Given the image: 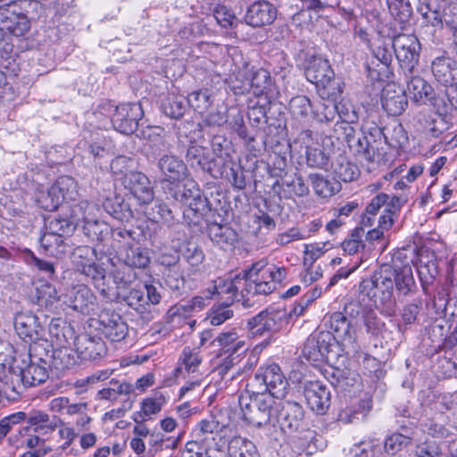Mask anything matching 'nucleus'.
<instances>
[{
    "label": "nucleus",
    "instance_id": "f257e3e1",
    "mask_svg": "<svg viewBox=\"0 0 457 457\" xmlns=\"http://www.w3.org/2000/svg\"><path fill=\"white\" fill-rule=\"evenodd\" d=\"M287 270L275 264L269 265L266 260H260L249 269L232 278V287L236 301L247 295H269L277 289L287 278Z\"/></svg>",
    "mask_w": 457,
    "mask_h": 457
},
{
    "label": "nucleus",
    "instance_id": "f03ea898",
    "mask_svg": "<svg viewBox=\"0 0 457 457\" xmlns=\"http://www.w3.org/2000/svg\"><path fill=\"white\" fill-rule=\"evenodd\" d=\"M48 368V361L37 354L36 347L29 348L27 360L22 359L19 362L14 359L10 368L11 378L5 375L4 378H0L4 393L14 399L22 394L23 388L45 383L49 378Z\"/></svg>",
    "mask_w": 457,
    "mask_h": 457
},
{
    "label": "nucleus",
    "instance_id": "7ed1b4c3",
    "mask_svg": "<svg viewBox=\"0 0 457 457\" xmlns=\"http://www.w3.org/2000/svg\"><path fill=\"white\" fill-rule=\"evenodd\" d=\"M277 401L270 395L245 392L240 395L238 404L245 420L253 426L274 424Z\"/></svg>",
    "mask_w": 457,
    "mask_h": 457
},
{
    "label": "nucleus",
    "instance_id": "20e7f679",
    "mask_svg": "<svg viewBox=\"0 0 457 457\" xmlns=\"http://www.w3.org/2000/svg\"><path fill=\"white\" fill-rule=\"evenodd\" d=\"M14 328L17 335L26 343L30 345L29 348L43 346L46 352L50 346L46 339L45 328L38 321V318L31 312H19L14 317Z\"/></svg>",
    "mask_w": 457,
    "mask_h": 457
},
{
    "label": "nucleus",
    "instance_id": "39448f33",
    "mask_svg": "<svg viewBox=\"0 0 457 457\" xmlns=\"http://www.w3.org/2000/svg\"><path fill=\"white\" fill-rule=\"evenodd\" d=\"M253 383L259 385V392L270 395L273 399L285 397L288 382L278 364L262 366L255 373Z\"/></svg>",
    "mask_w": 457,
    "mask_h": 457
},
{
    "label": "nucleus",
    "instance_id": "423d86ee",
    "mask_svg": "<svg viewBox=\"0 0 457 457\" xmlns=\"http://www.w3.org/2000/svg\"><path fill=\"white\" fill-rule=\"evenodd\" d=\"M393 48L402 70L411 75L420 54V44L417 37L412 34L395 35L393 37Z\"/></svg>",
    "mask_w": 457,
    "mask_h": 457
},
{
    "label": "nucleus",
    "instance_id": "0eeeda50",
    "mask_svg": "<svg viewBox=\"0 0 457 457\" xmlns=\"http://www.w3.org/2000/svg\"><path fill=\"white\" fill-rule=\"evenodd\" d=\"M393 37H381L372 50L373 56L366 64L369 77L373 80L389 78V68L393 61Z\"/></svg>",
    "mask_w": 457,
    "mask_h": 457
},
{
    "label": "nucleus",
    "instance_id": "6e6552de",
    "mask_svg": "<svg viewBox=\"0 0 457 457\" xmlns=\"http://www.w3.org/2000/svg\"><path fill=\"white\" fill-rule=\"evenodd\" d=\"M278 423L285 432L292 433L303 429L304 411L303 406L295 401L278 399L274 424Z\"/></svg>",
    "mask_w": 457,
    "mask_h": 457
},
{
    "label": "nucleus",
    "instance_id": "1a4fd4ad",
    "mask_svg": "<svg viewBox=\"0 0 457 457\" xmlns=\"http://www.w3.org/2000/svg\"><path fill=\"white\" fill-rule=\"evenodd\" d=\"M394 273L393 268L389 265L382 266L374 273L378 305H380L388 316L394 313L396 303L394 296Z\"/></svg>",
    "mask_w": 457,
    "mask_h": 457
},
{
    "label": "nucleus",
    "instance_id": "9d476101",
    "mask_svg": "<svg viewBox=\"0 0 457 457\" xmlns=\"http://www.w3.org/2000/svg\"><path fill=\"white\" fill-rule=\"evenodd\" d=\"M144 112L140 103H128L117 105L112 115L113 129L124 135L134 133L138 128Z\"/></svg>",
    "mask_w": 457,
    "mask_h": 457
},
{
    "label": "nucleus",
    "instance_id": "9b49d317",
    "mask_svg": "<svg viewBox=\"0 0 457 457\" xmlns=\"http://www.w3.org/2000/svg\"><path fill=\"white\" fill-rule=\"evenodd\" d=\"M283 309L268 307L247 320V329L253 337L278 331L286 318Z\"/></svg>",
    "mask_w": 457,
    "mask_h": 457
},
{
    "label": "nucleus",
    "instance_id": "f8f14e48",
    "mask_svg": "<svg viewBox=\"0 0 457 457\" xmlns=\"http://www.w3.org/2000/svg\"><path fill=\"white\" fill-rule=\"evenodd\" d=\"M334 341L335 338L329 331L313 333L304 343L303 355L312 363L328 361Z\"/></svg>",
    "mask_w": 457,
    "mask_h": 457
},
{
    "label": "nucleus",
    "instance_id": "ddd939ff",
    "mask_svg": "<svg viewBox=\"0 0 457 457\" xmlns=\"http://www.w3.org/2000/svg\"><path fill=\"white\" fill-rule=\"evenodd\" d=\"M96 323V329L99 333L111 342H120L129 333L126 321L113 311L104 310L101 312Z\"/></svg>",
    "mask_w": 457,
    "mask_h": 457
},
{
    "label": "nucleus",
    "instance_id": "4468645a",
    "mask_svg": "<svg viewBox=\"0 0 457 457\" xmlns=\"http://www.w3.org/2000/svg\"><path fill=\"white\" fill-rule=\"evenodd\" d=\"M30 21L22 12L15 9V5L0 6V28L9 35L20 37L30 29Z\"/></svg>",
    "mask_w": 457,
    "mask_h": 457
},
{
    "label": "nucleus",
    "instance_id": "2eb2a0df",
    "mask_svg": "<svg viewBox=\"0 0 457 457\" xmlns=\"http://www.w3.org/2000/svg\"><path fill=\"white\" fill-rule=\"evenodd\" d=\"M122 184L140 205H148L154 201V188L145 174L129 171L122 178Z\"/></svg>",
    "mask_w": 457,
    "mask_h": 457
},
{
    "label": "nucleus",
    "instance_id": "dca6fc26",
    "mask_svg": "<svg viewBox=\"0 0 457 457\" xmlns=\"http://www.w3.org/2000/svg\"><path fill=\"white\" fill-rule=\"evenodd\" d=\"M158 168L163 177V188L179 185L187 176V165L174 154H163L158 161Z\"/></svg>",
    "mask_w": 457,
    "mask_h": 457
},
{
    "label": "nucleus",
    "instance_id": "f3484780",
    "mask_svg": "<svg viewBox=\"0 0 457 457\" xmlns=\"http://www.w3.org/2000/svg\"><path fill=\"white\" fill-rule=\"evenodd\" d=\"M78 357L85 361H96L105 356L107 347L102 337L87 333L78 335L74 341Z\"/></svg>",
    "mask_w": 457,
    "mask_h": 457
},
{
    "label": "nucleus",
    "instance_id": "a211bd4d",
    "mask_svg": "<svg viewBox=\"0 0 457 457\" xmlns=\"http://www.w3.org/2000/svg\"><path fill=\"white\" fill-rule=\"evenodd\" d=\"M306 403L316 414H325L331 403L329 388L320 381H308L303 390Z\"/></svg>",
    "mask_w": 457,
    "mask_h": 457
},
{
    "label": "nucleus",
    "instance_id": "6ab92c4d",
    "mask_svg": "<svg viewBox=\"0 0 457 457\" xmlns=\"http://www.w3.org/2000/svg\"><path fill=\"white\" fill-rule=\"evenodd\" d=\"M78 272L90 278L95 287L107 301H116L120 297L119 290L105 285V270L97 265L94 260L87 261L84 264H78Z\"/></svg>",
    "mask_w": 457,
    "mask_h": 457
},
{
    "label": "nucleus",
    "instance_id": "aec40b11",
    "mask_svg": "<svg viewBox=\"0 0 457 457\" xmlns=\"http://www.w3.org/2000/svg\"><path fill=\"white\" fill-rule=\"evenodd\" d=\"M185 158L192 169L206 172L214 179L222 177L220 170L215 169V160L209 156L208 150L205 147L190 145L187 149Z\"/></svg>",
    "mask_w": 457,
    "mask_h": 457
},
{
    "label": "nucleus",
    "instance_id": "412c9836",
    "mask_svg": "<svg viewBox=\"0 0 457 457\" xmlns=\"http://www.w3.org/2000/svg\"><path fill=\"white\" fill-rule=\"evenodd\" d=\"M63 302L81 313H88L95 305L96 297L85 284L72 285L62 294Z\"/></svg>",
    "mask_w": 457,
    "mask_h": 457
},
{
    "label": "nucleus",
    "instance_id": "4be33fe9",
    "mask_svg": "<svg viewBox=\"0 0 457 457\" xmlns=\"http://www.w3.org/2000/svg\"><path fill=\"white\" fill-rule=\"evenodd\" d=\"M324 325L333 332V337L340 340L345 345H353L355 342V331L352 321L345 314L336 312L324 317Z\"/></svg>",
    "mask_w": 457,
    "mask_h": 457
},
{
    "label": "nucleus",
    "instance_id": "5701e85b",
    "mask_svg": "<svg viewBox=\"0 0 457 457\" xmlns=\"http://www.w3.org/2000/svg\"><path fill=\"white\" fill-rule=\"evenodd\" d=\"M276 16L277 10L270 3L259 0L247 8L245 21L251 27L259 28L272 23Z\"/></svg>",
    "mask_w": 457,
    "mask_h": 457
},
{
    "label": "nucleus",
    "instance_id": "b1692460",
    "mask_svg": "<svg viewBox=\"0 0 457 457\" xmlns=\"http://www.w3.org/2000/svg\"><path fill=\"white\" fill-rule=\"evenodd\" d=\"M432 72L435 79L452 91H456L457 62L445 56L436 58L432 62Z\"/></svg>",
    "mask_w": 457,
    "mask_h": 457
},
{
    "label": "nucleus",
    "instance_id": "393cba45",
    "mask_svg": "<svg viewBox=\"0 0 457 457\" xmlns=\"http://www.w3.org/2000/svg\"><path fill=\"white\" fill-rule=\"evenodd\" d=\"M381 104L383 109L392 116L401 115L408 105L405 92L395 85H387L382 91Z\"/></svg>",
    "mask_w": 457,
    "mask_h": 457
},
{
    "label": "nucleus",
    "instance_id": "a878e982",
    "mask_svg": "<svg viewBox=\"0 0 457 457\" xmlns=\"http://www.w3.org/2000/svg\"><path fill=\"white\" fill-rule=\"evenodd\" d=\"M207 235L215 245L223 250L234 248L238 241L237 233L227 224L217 222L208 224Z\"/></svg>",
    "mask_w": 457,
    "mask_h": 457
},
{
    "label": "nucleus",
    "instance_id": "bb28decb",
    "mask_svg": "<svg viewBox=\"0 0 457 457\" xmlns=\"http://www.w3.org/2000/svg\"><path fill=\"white\" fill-rule=\"evenodd\" d=\"M25 418H27V423L34 433L43 436L53 433L62 425V420L59 417L49 415L42 411H32L28 417L26 416ZM25 420L26 419L23 420Z\"/></svg>",
    "mask_w": 457,
    "mask_h": 457
},
{
    "label": "nucleus",
    "instance_id": "cd10ccee",
    "mask_svg": "<svg viewBox=\"0 0 457 457\" xmlns=\"http://www.w3.org/2000/svg\"><path fill=\"white\" fill-rule=\"evenodd\" d=\"M348 147L369 162L386 164L385 153H382L366 136L356 137Z\"/></svg>",
    "mask_w": 457,
    "mask_h": 457
},
{
    "label": "nucleus",
    "instance_id": "c85d7f7f",
    "mask_svg": "<svg viewBox=\"0 0 457 457\" xmlns=\"http://www.w3.org/2000/svg\"><path fill=\"white\" fill-rule=\"evenodd\" d=\"M305 77L311 83L326 87L331 82L334 71L327 60L314 58L305 70Z\"/></svg>",
    "mask_w": 457,
    "mask_h": 457
},
{
    "label": "nucleus",
    "instance_id": "c756f323",
    "mask_svg": "<svg viewBox=\"0 0 457 457\" xmlns=\"http://www.w3.org/2000/svg\"><path fill=\"white\" fill-rule=\"evenodd\" d=\"M49 335L52 338L50 346H63L74 345L75 335L74 328L62 319H53L49 324Z\"/></svg>",
    "mask_w": 457,
    "mask_h": 457
},
{
    "label": "nucleus",
    "instance_id": "7c9ffc66",
    "mask_svg": "<svg viewBox=\"0 0 457 457\" xmlns=\"http://www.w3.org/2000/svg\"><path fill=\"white\" fill-rule=\"evenodd\" d=\"M363 235L364 229L361 227H357L351 232L349 238L342 242V248L345 253L350 255L361 253L360 263L367 261L372 252V247L366 245L361 240Z\"/></svg>",
    "mask_w": 457,
    "mask_h": 457
},
{
    "label": "nucleus",
    "instance_id": "2f4dec72",
    "mask_svg": "<svg viewBox=\"0 0 457 457\" xmlns=\"http://www.w3.org/2000/svg\"><path fill=\"white\" fill-rule=\"evenodd\" d=\"M406 73L407 90L413 101L420 104H427L432 99L433 87L421 77L411 76Z\"/></svg>",
    "mask_w": 457,
    "mask_h": 457
},
{
    "label": "nucleus",
    "instance_id": "473e14b6",
    "mask_svg": "<svg viewBox=\"0 0 457 457\" xmlns=\"http://www.w3.org/2000/svg\"><path fill=\"white\" fill-rule=\"evenodd\" d=\"M145 216L152 221L171 227L179 222L178 212L172 210L167 204L155 201L151 208L145 211Z\"/></svg>",
    "mask_w": 457,
    "mask_h": 457
},
{
    "label": "nucleus",
    "instance_id": "72a5a7b5",
    "mask_svg": "<svg viewBox=\"0 0 457 457\" xmlns=\"http://www.w3.org/2000/svg\"><path fill=\"white\" fill-rule=\"evenodd\" d=\"M394 286L399 295H408L416 291V283L412 274V269L410 265H403L401 268H393Z\"/></svg>",
    "mask_w": 457,
    "mask_h": 457
},
{
    "label": "nucleus",
    "instance_id": "f704fd0d",
    "mask_svg": "<svg viewBox=\"0 0 457 457\" xmlns=\"http://www.w3.org/2000/svg\"><path fill=\"white\" fill-rule=\"evenodd\" d=\"M206 298H212L214 295L220 296L227 304H231L236 301L232 287V278L218 277L211 282L206 289Z\"/></svg>",
    "mask_w": 457,
    "mask_h": 457
},
{
    "label": "nucleus",
    "instance_id": "c9c22d12",
    "mask_svg": "<svg viewBox=\"0 0 457 457\" xmlns=\"http://www.w3.org/2000/svg\"><path fill=\"white\" fill-rule=\"evenodd\" d=\"M30 427H23L22 428L18 430V434L11 435L8 438L10 444L17 448L19 447H28L30 449H34L38 447V449H42V446L45 445L46 438L39 434H31Z\"/></svg>",
    "mask_w": 457,
    "mask_h": 457
},
{
    "label": "nucleus",
    "instance_id": "e433bc0d",
    "mask_svg": "<svg viewBox=\"0 0 457 457\" xmlns=\"http://www.w3.org/2000/svg\"><path fill=\"white\" fill-rule=\"evenodd\" d=\"M214 342H218L225 353L237 355V357L247 351L245 340L238 337L234 330L221 333L213 340Z\"/></svg>",
    "mask_w": 457,
    "mask_h": 457
},
{
    "label": "nucleus",
    "instance_id": "4c0bfd02",
    "mask_svg": "<svg viewBox=\"0 0 457 457\" xmlns=\"http://www.w3.org/2000/svg\"><path fill=\"white\" fill-rule=\"evenodd\" d=\"M52 366L59 370L63 371L72 368L77 363L78 354L71 348V345L63 346L53 347L52 351Z\"/></svg>",
    "mask_w": 457,
    "mask_h": 457
},
{
    "label": "nucleus",
    "instance_id": "58836bf2",
    "mask_svg": "<svg viewBox=\"0 0 457 457\" xmlns=\"http://www.w3.org/2000/svg\"><path fill=\"white\" fill-rule=\"evenodd\" d=\"M104 207L111 216L122 222H128L133 218V211L129 204L121 196L107 199Z\"/></svg>",
    "mask_w": 457,
    "mask_h": 457
},
{
    "label": "nucleus",
    "instance_id": "ea45409f",
    "mask_svg": "<svg viewBox=\"0 0 457 457\" xmlns=\"http://www.w3.org/2000/svg\"><path fill=\"white\" fill-rule=\"evenodd\" d=\"M161 109L166 116L179 120L187 111L188 103L183 96L170 95L162 100Z\"/></svg>",
    "mask_w": 457,
    "mask_h": 457
},
{
    "label": "nucleus",
    "instance_id": "a19ab883",
    "mask_svg": "<svg viewBox=\"0 0 457 457\" xmlns=\"http://www.w3.org/2000/svg\"><path fill=\"white\" fill-rule=\"evenodd\" d=\"M288 107L293 118L299 121H307L311 115L314 116L315 114L314 105L305 96H296L291 98Z\"/></svg>",
    "mask_w": 457,
    "mask_h": 457
},
{
    "label": "nucleus",
    "instance_id": "79ce46f5",
    "mask_svg": "<svg viewBox=\"0 0 457 457\" xmlns=\"http://www.w3.org/2000/svg\"><path fill=\"white\" fill-rule=\"evenodd\" d=\"M200 188L195 183V181H189L182 184L179 182V185H173L169 187H164L166 195H170L174 200L187 204L193 197H197Z\"/></svg>",
    "mask_w": 457,
    "mask_h": 457
},
{
    "label": "nucleus",
    "instance_id": "37998d69",
    "mask_svg": "<svg viewBox=\"0 0 457 457\" xmlns=\"http://www.w3.org/2000/svg\"><path fill=\"white\" fill-rule=\"evenodd\" d=\"M228 457H259L255 445L244 437H233L228 445Z\"/></svg>",
    "mask_w": 457,
    "mask_h": 457
},
{
    "label": "nucleus",
    "instance_id": "c03bdc74",
    "mask_svg": "<svg viewBox=\"0 0 457 457\" xmlns=\"http://www.w3.org/2000/svg\"><path fill=\"white\" fill-rule=\"evenodd\" d=\"M335 176L344 181L350 182L359 175V170L356 165L347 160L342 154H339L331 163Z\"/></svg>",
    "mask_w": 457,
    "mask_h": 457
},
{
    "label": "nucleus",
    "instance_id": "a18cd8bd",
    "mask_svg": "<svg viewBox=\"0 0 457 457\" xmlns=\"http://www.w3.org/2000/svg\"><path fill=\"white\" fill-rule=\"evenodd\" d=\"M119 293L120 295L115 302L123 301L138 313H144L147 311L148 303L145 295L144 287H133L128 294H126L125 291L122 292L120 290Z\"/></svg>",
    "mask_w": 457,
    "mask_h": 457
},
{
    "label": "nucleus",
    "instance_id": "49530a36",
    "mask_svg": "<svg viewBox=\"0 0 457 457\" xmlns=\"http://www.w3.org/2000/svg\"><path fill=\"white\" fill-rule=\"evenodd\" d=\"M181 253L187 264L191 267L192 273L201 270L205 259L204 253L201 246L193 242H187L181 247Z\"/></svg>",
    "mask_w": 457,
    "mask_h": 457
},
{
    "label": "nucleus",
    "instance_id": "de8ad7c7",
    "mask_svg": "<svg viewBox=\"0 0 457 457\" xmlns=\"http://www.w3.org/2000/svg\"><path fill=\"white\" fill-rule=\"evenodd\" d=\"M39 241L41 246L51 255L59 256L68 250L64 237L54 234L46 229Z\"/></svg>",
    "mask_w": 457,
    "mask_h": 457
},
{
    "label": "nucleus",
    "instance_id": "09e8293b",
    "mask_svg": "<svg viewBox=\"0 0 457 457\" xmlns=\"http://www.w3.org/2000/svg\"><path fill=\"white\" fill-rule=\"evenodd\" d=\"M362 322L366 332L372 337H383L386 332V323L379 315L371 309L362 312Z\"/></svg>",
    "mask_w": 457,
    "mask_h": 457
},
{
    "label": "nucleus",
    "instance_id": "8fccbe9b",
    "mask_svg": "<svg viewBox=\"0 0 457 457\" xmlns=\"http://www.w3.org/2000/svg\"><path fill=\"white\" fill-rule=\"evenodd\" d=\"M111 276L115 284L112 288L122 292L128 289L137 278L136 271L125 263L112 270Z\"/></svg>",
    "mask_w": 457,
    "mask_h": 457
},
{
    "label": "nucleus",
    "instance_id": "3c124183",
    "mask_svg": "<svg viewBox=\"0 0 457 457\" xmlns=\"http://www.w3.org/2000/svg\"><path fill=\"white\" fill-rule=\"evenodd\" d=\"M110 231L108 224L96 218L83 224V232L91 242H104L108 237Z\"/></svg>",
    "mask_w": 457,
    "mask_h": 457
},
{
    "label": "nucleus",
    "instance_id": "603ef678",
    "mask_svg": "<svg viewBox=\"0 0 457 457\" xmlns=\"http://www.w3.org/2000/svg\"><path fill=\"white\" fill-rule=\"evenodd\" d=\"M384 140L393 148L405 147L409 142L406 130L401 123L397 122L386 128Z\"/></svg>",
    "mask_w": 457,
    "mask_h": 457
},
{
    "label": "nucleus",
    "instance_id": "864d4df0",
    "mask_svg": "<svg viewBox=\"0 0 457 457\" xmlns=\"http://www.w3.org/2000/svg\"><path fill=\"white\" fill-rule=\"evenodd\" d=\"M281 185L287 188L289 195H294L297 197L306 196L310 192L308 185L298 173H294L293 175L286 174L283 176L281 178ZM286 196L290 197L291 195Z\"/></svg>",
    "mask_w": 457,
    "mask_h": 457
},
{
    "label": "nucleus",
    "instance_id": "5fc2aeb1",
    "mask_svg": "<svg viewBox=\"0 0 457 457\" xmlns=\"http://www.w3.org/2000/svg\"><path fill=\"white\" fill-rule=\"evenodd\" d=\"M188 107H192L199 114L206 113L212 104V94L209 89H199L192 92L187 97Z\"/></svg>",
    "mask_w": 457,
    "mask_h": 457
},
{
    "label": "nucleus",
    "instance_id": "6e6d98bb",
    "mask_svg": "<svg viewBox=\"0 0 457 457\" xmlns=\"http://www.w3.org/2000/svg\"><path fill=\"white\" fill-rule=\"evenodd\" d=\"M99 212L98 206L88 201H80L75 204L71 209V217L78 224L82 221L84 224L95 218Z\"/></svg>",
    "mask_w": 457,
    "mask_h": 457
},
{
    "label": "nucleus",
    "instance_id": "4d7b16f0",
    "mask_svg": "<svg viewBox=\"0 0 457 457\" xmlns=\"http://www.w3.org/2000/svg\"><path fill=\"white\" fill-rule=\"evenodd\" d=\"M228 126L237 132L239 137L244 139L247 143L254 141V137L249 136L247 129L245 125L244 115L242 112L237 108H232L228 111L227 113Z\"/></svg>",
    "mask_w": 457,
    "mask_h": 457
},
{
    "label": "nucleus",
    "instance_id": "13d9d810",
    "mask_svg": "<svg viewBox=\"0 0 457 457\" xmlns=\"http://www.w3.org/2000/svg\"><path fill=\"white\" fill-rule=\"evenodd\" d=\"M388 11L392 17L400 23H406L412 15L409 0H386Z\"/></svg>",
    "mask_w": 457,
    "mask_h": 457
},
{
    "label": "nucleus",
    "instance_id": "bf43d9fd",
    "mask_svg": "<svg viewBox=\"0 0 457 457\" xmlns=\"http://www.w3.org/2000/svg\"><path fill=\"white\" fill-rule=\"evenodd\" d=\"M250 85L254 95H267L271 91L272 87V79L270 72L264 69L258 70L253 74Z\"/></svg>",
    "mask_w": 457,
    "mask_h": 457
},
{
    "label": "nucleus",
    "instance_id": "052dcab7",
    "mask_svg": "<svg viewBox=\"0 0 457 457\" xmlns=\"http://www.w3.org/2000/svg\"><path fill=\"white\" fill-rule=\"evenodd\" d=\"M63 202V195L59 193L53 184L46 192H41L37 196V203L41 208L48 212L55 211Z\"/></svg>",
    "mask_w": 457,
    "mask_h": 457
},
{
    "label": "nucleus",
    "instance_id": "680f3d73",
    "mask_svg": "<svg viewBox=\"0 0 457 457\" xmlns=\"http://www.w3.org/2000/svg\"><path fill=\"white\" fill-rule=\"evenodd\" d=\"M150 262L147 250L141 247H130L123 258V263L133 268H145Z\"/></svg>",
    "mask_w": 457,
    "mask_h": 457
},
{
    "label": "nucleus",
    "instance_id": "e2e57ef3",
    "mask_svg": "<svg viewBox=\"0 0 457 457\" xmlns=\"http://www.w3.org/2000/svg\"><path fill=\"white\" fill-rule=\"evenodd\" d=\"M315 194L320 197L327 198L335 195L338 189L326 179L322 175L311 173L308 177Z\"/></svg>",
    "mask_w": 457,
    "mask_h": 457
},
{
    "label": "nucleus",
    "instance_id": "0e129e2a",
    "mask_svg": "<svg viewBox=\"0 0 457 457\" xmlns=\"http://www.w3.org/2000/svg\"><path fill=\"white\" fill-rule=\"evenodd\" d=\"M36 299L37 305L49 308L60 299V296L54 286L44 283L36 288Z\"/></svg>",
    "mask_w": 457,
    "mask_h": 457
},
{
    "label": "nucleus",
    "instance_id": "69168bd1",
    "mask_svg": "<svg viewBox=\"0 0 457 457\" xmlns=\"http://www.w3.org/2000/svg\"><path fill=\"white\" fill-rule=\"evenodd\" d=\"M220 425L214 418L202 420L198 422L194 430L195 438L199 441L208 440L209 438L214 439L213 434L220 431Z\"/></svg>",
    "mask_w": 457,
    "mask_h": 457
},
{
    "label": "nucleus",
    "instance_id": "338daca9",
    "mask_svg": "<svg viewBox=\"0 0 457 457\" xmlns=\"http://www.w3.org/2000/svg\"><path fill=\"white\" fill-rule=\"evenodd\" d=\"M25 262L38 271L44 273L46 278H54L55 269L53 262L37 258L32 251L25 249L23 251Z\"/></svg>",
    "mask_w": 457,
    "mask_h": 457
},
{
    "label": "nucleus",
    "instance_id": "774afa93",
    "mask_svg": "<svg viewBox=\"0 0 457 457\" xmlns=\"http://www.w3.org/2000/svg\"><path fill=\"white\" fill-rule=\"evenodd\" d=\"M75 220H70L67 218L54 217L46 227V229L59 236L68 237L76 229Z\"/></svg>",
    "mask_w": 457,
    "mask_h": 457
}]
</instances>
